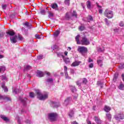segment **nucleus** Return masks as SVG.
Instances as JSON below:
<instances>
[{"mask_svg": "<svg viewBox=\"0 0 124 124\" xmlns=\"http://www.w3.org/2000/svg\"><path fill=\"white\" fill-rule=\"evenodd\" d=\"M60 31H56L54 33V35L55 36H58L59 34H60Z\"/></svg>", "mask_w": 124, "mask_h": 124, "instance_id": "c9c22d12", "label": "nucleus"}, {"mask_svg": "<svg viewBox=\"0 0 124 124\" xmlns=\"http://www.w3.org/2000/svg\"><path fill=\"white\" fill-rule=\"evenodd\" d=\"M53 49H54V50H55L56 49H58V46H57L56 45L53 46Z\"/></svg>", "mask_w": 124, "mask_h": 124, "instance_id": "69168bd1", "label": "nucleus"}, {"mask_svg": "<svg viewBox=\"0 0 124 124\" xmlns=\"http://www.w3.org/2000/svg\"><path fill=\"white\" fill-rule=\"evenodd\" d=\"M71 73L72 74H74V73H75V71H74V70L71 69Z\"/></svg>", "mask_w": 124, "mask_h": 124, "instance_id": "0e129e2a", "label": "nucleus"}, {"mask_svg": "<svg viewBox=\"0 0 124 124\" xmlns=\"http://www.w3.org/2000/svg\"><path fill=\"white\" fill-rule=\"evenodd\" d=\"M35 92L37 95V97L40 100H45V99H47V98H48V94L46 93L43 95L41 93V92L39 90H36Z\"/></svg>", "mask_w": 124, "mask_h": 124, "instance_id": "f257e3e1", "label": "nucleus"}, {"mask_svg": "<svg viewBox=\"0 0 124 124\" xmlns=\"http://www.w3.org/2000/svg\"><path fill=\"white\" fill-rule=\"evenodd\" d=\"M87 6L88 9H91V7L92 6V5L91 4V1H87Z\"/></svg>", "mask_w": 124, "mask_h": 124, "instance_id": "bb28decb", "label": "nucleus"}, {"mask_svg": "<svg viewBox=\"0 0 124 124\" xmlns=\"http://www.w3.org/2000/svg\"><path fill=\"white\" fill-rule=\"evenodd\" d=\"M105 21L106 22V24L107 25H110V22L108 21V19H107V18L105 19Z\"/></svg>", "mask_w": 124, "mask_h": 124, "instance_id": "49530a36", "label": "nucleus"}, {"mask_svg": "<svg viewBox=\"0 0 124 124\" xmlns=\"http://www.w3.org/2000/svg\"><path fill=\"white\" fill-rule=\"evenodd\" d=\"M79 30H80L81 31H84V30H85V27H84V26H80L79 28Z\"/></svg>", "mask_w": 124, "mask_h": 124, "instance_id": "de8ad7c7", "label": "nucleus"}, {"mask_svg": "<svg viewBox=\"0 0 124 124\" xmlns=\"http://www.w3.org/2000/svg\"><path fill=\"white\" fill-rule=\"evenodd\" d=\"M119 68L120 69H123L124 68V63L121 64V65L119 66Z\"/></svg>", "mask_w": 124, "mask_h": 124, "instance_id": "09e8293b", "label": "nucleus"}, {"mask_svg": "<svg viewBox=\"0 0 124 124\" xmlns=\"http://www.w3.org/2000/svg\"><path fill=\"white\" fill-rule=\"evenodd\" d=\"M45 10H42L41 11V14H42L43 15H44V14H45Z\"/></svg>", "mask_w": 124, "mask_h": 124, "instance_id": "13d9d810", "label": "nucleus"}, {"mask_svg": "<svg viewBox=\"0 0 124 124\" xmlns=\"http://www.w3.org/2000/svg\"><path fill=\"white\" fill-rule=\"evenodd\" d=\"M104 110L105 112H107V113H108L109 111H111V108L109 107H108L107 106H105Z\"/></svg>", "mask_w": 124, "mask_h": 124, "instance_id": "6ab92c4d", "label": "nucleus"}, {"mask_svg": "<svg viewBox=\"0 0 124 124\" xmlns=\"http://www.w3.org/2000/svg\"><path fill=\"white\" fill-rule=\"evenodd\" d=\"M72 124H78V123H77V122H76V121H75V122H72Z\"/></svg>", "mask_w": 124, "mask_h": 124, "instance_id": "774afa93", "label": "nucleus"}, {"mask_svg": "<svg viewBox=\"0 0 124 124\" xmlns=\"http://www.w3.org/2000/svg\"><path fill=\"white\" fill-rule=\"evenodd\" d=\"M6 7H7V5H3L2 6V9H4V10H5V9H6Z\"/></svg>", "mask_w": 124, "mask_h": 124, "instance_id": "4d7b16f0", "label": "nucleus"}, {"mask_svg": "<svg viewBox=\"0 0 124 124\" xmlns=\"http://www.w3.org/2000/svg\"><path fill=\"white\" fill-rule=\"evenodd\" d=\"M79 38H80V35H78L75 38L77 44H80V41L79 40Z\"/></svg>", "mask_w": 124, "mask_h": 124, "instance_id": "b1692460", "label": "nucleus"}, {"mask_svg": "<svg viewBox=\"0 0 124 124\" xmlns=\"http://www.w3.org/2000/svg\"><path fill=\"white\" fill-rule=\"evenodd\" d=\"M2 79L4 80V81H6L7 80V78H6V77L4 76H2Z\"/></svg>", "mask_w": 124, "mask_h": 124, "instance_id": "864d4df0", "label": "nucleus"}, {"mask_svg": "<svg viewBox=\"0 0 124 124\" xmlns=\"http://www.w3.org/2000/svg\"><path fill=\"white\" fill-rule=\"evenodd\" d=\"M45 74H46V75H47V76H50V75H51V74H50L49 72H48L47 71H46L45 72Z\"/></svg>", "mask_w": 124, "mask_h": 124, "instance_id": "680f3d73", "label": "nucleus"}, {"mask_svg": "<svg viewBox=\"0 0 124 124\" xmlns=\"http://www.w3.org/2000/svg\"><path fill=\"white\" fill-rule=\"evenodd\" d=\"M29 95H30V97L33 98V97H34V95H35V94H34V93L33 92H31L30 93Z\"/></svg>", "mask_w": 124, "mask_h": 124, "instance_id": "e433bc0d", "label": "nucleus"}, {"mask_svg": "<svg viewBox=\"0 0 124 124\" xmlns=\"http://www.w3.org/2000/svg\"><path fill=\"white\" fill-rule=\"evenodd\" d=\"M30 69H31V66L30 65H26L24 66V71L30 70Z\"/></svg>", "mask_w": 124, "mask_h": 124, "instance_id": "4be33fe9", "label": "nucleus"}, {"mask_svg": "<svg viewBox=\"0 0 124 124\" xmlns=\"http://www.w3.org/2000/svg\"><path fill=\"white\" fill-rule=\"evenodd\" d=\"M1 119H2L5 122H8L9 121L7 117H5L4 115H0Z\"/></svg>", "mask_w": 124, "mask_h": 124, "instance_id": "393cba45", "label": "nucleus"}, {"mask_svg": "<svg viewBox=\"0 0 124 124\" xmlns=\"http://www.w3.org/2000/svg\"><path fill=\"white\" fill-rule=\"evenodd\" d=\"M4 99V100H7V101H9L11 100V98L5 96H2L0 95V100Z\"/></svg>", "mask_w": 124, "mask_h": 124, "instance_id": "1a4fd4ad", "label": "nucleus"}, {"mask_svg": "<svg viewBox=\"0 0 124 124\" xmlns=\"http://www.w3.org/2000/svg\"><path fill=\"white\" fill-rule=\"evenodd\" d=\"M104 14L105 16H106V17H108V19H111V18H113V16H114V15L113 14V12L112 11H109L108 9L106 10Z\"/></svg>", "mask_w": 124, "mask_h": 124, "instance_id": "20e7f679", "label": "nucleus"}, {"mask_svg": "<svg viewBox=\"0 0 124 124\" xmlns=\"http://www.w3.org/2000/svg\"><path fill=\"white\" fill-rule=\"evenodd\" d=\"M7 34H9V35H10L11 36H13L15 34V32L13 31H8L6 32Z\"/></svg>", "mask_w": 124, "mask_h": 124, "instance_id": "5701e85b", "label": "nucleus"}, {"mask_svg": "<svg viewBox=\"0 0 124 124\" xmlns=\"http://www.w3.org/2000/svg\"><path fill=\"white\" fill-rule=\"evenodd\" d=\"M77 51L82 56H85V54L88 53V48L85 46H78Z\"/></svg>", "mask_w": 124, "mask_h": 124, "instance_id": "7ed1b4c3", "label": "nucleus"}, {"mask_svg": "<svg viewBox=\"0 0 124 124\" xmlns=\"http://www.w3.org/2000/svg\"><path fill=\"white\" fill-rule=\"evenodd\" d=\"M37 76L38 77H43V76H44V73L42 71H38L37 72Z\"/></svg>", "mask_w": 124, "mask_h": 124, "instance_id": "9b49d317", "label": "nucleus"}, {"mask_svg": "<svg viewBox=\"0 0 124 124\" xmlns=\"http://www.w3.org/2000/svg\"><path fill=\"white\" fill-rule=\"evenodd\" d=\"M96 4L98 8H101V6L99 5L97 3H96Z\"/></svg>", "mask_w": 124, "mask_h": 124, "instance_id": "338daca9", "label": "nucleus"}, {"mask_svg": "<svg viewBox=\"0 0 124 124\" xmlns=\"http://www.w3.org/2000/svg\"><path fill=\"white\" fill-rule=\"evenodd\" d=\"M114 118L116 121H120V120H123L124 118V115L123 113L116 114L114 116Z\"/></svg>", "mask_w": 124, "mask_h": 124, "instance_id": "423d86ee", "label": "nucleus"}, {"mask_svg": "<svg viewBox=\"0 0 124 124\" xmlns=\"http://www.w3.org/2000/svg\"><path fill=\"white\" fill-rule=\"evenodd\" d=\"M37 59V60H42V59H43V55H40L38 56Z\"/></svg>", "mask_w": 124, "mask_h": 124, "instance_id": "a19ab883", "label": "nucleus"}, {"mask_svg": "<svg viewBox=\"0 0 124 124\" xmlns=\"http://www.w3.org/2000/svg\"><path fill=\"white\" fill-rule=\"evenodd\" d=\"M12 43H16L17 42V36H13L10 37Z\"/></svg>", "mask_w": 124, "mask_h": 124, "instance_id": "6e6552de", "label": "nucleus"}, {"mask_svg": "<svg viewBox=\"0 0 124 124\" xmlns=\"http://www.w3.org/2000/svg\"><path fill=\"white\" fill-rule=\"evenodd\" d=\"M106 116L108 117V119L110 121L112 118V115L110 113H107Z\"/></svg>", "mask_w": 124, "mask_h": 124, "instance_id": "72a5a7b5", "label": "nucleus"}, {"mask_svg": "<svg viewBox=\"0 0 124 124\" xmlns=\"http://www.w3.org/2000/svg\"><path fill=\"white\" fill-rule=\"evenodd\" d=\"M64 73H67V67L66 66H64Z\"/></svg>", "mask_w": 124, "mask_h": 124, "instance_id": "603ef678", "label": "nucleus"}, {"mask_svg": "<svg viewBox=\"0 0 124 124\" xmlns=\"http://www.w3.org/2000/svg\"><path fill=\"white\" fill-rule=\"evenodd\" d=\"M18 38L19 40H23V37L21 35H19Z\"/></svg>", "mask_w": 124, "mask_h": 124, "instance_id": "6e6d98bb", "label": "nucleus"}, {"mask_svg": "<svg viewBox=\"0 0 124 124\" xmlns=\"http://www.w3.org/2000/svg\"><path fill=\"white\" fill-rule=\"evenodd\" d=\"M72 16H73V17H76V18H77V13L74 11L72 13Z\"/></svg>", "mask_w": 124, "mask_h": 124, "instance_id": "f704fd0d", "label": "nucleus"}, {"mask_svg": "<svg viewBox=\"0 0 124 124\" xmlns=\"http://www.w3.org/2000/svg\"><path fill=\"white\" fill-rule=\"evenodd\" d=\"M26 123H27V124H31V120H28L26 121Z\"/></svg>", "mask_w": 124, "mask_h": 124, "instance_id": "052dcab7", "label": "nucleus"}, {"mask_svg": "<svg viewBox=\"0 0 124 124\" xmlns=\"http://www.w3.org/2000/svg\"><path fill=\"white\" fill-rule=\"evenodd\" d=\"M1 87L2 89H4L5 93H7V92H8V89L5 86V84L2 83Z\"/></svg>", "mask_w": 124, "mask_h": 124, "instance_id": "2eb2a0df", "label": "nucleus"}, {"mask_svg": "<svg viewBox=\"0 0 124 124\" xmlns=\"http://www.w3.org/2000/svg\"><path fill=\"white\" fill-rule=\"evenodd\" d=\"M52 106H53L54 108H58V107H60V106H61V104H60V103H57V106L55 105H52Z\"/></svg>", "mask_w": 124, "mask_h": 124, "instance_id": "3c124183", "label": "nucleus"}, {"mask_svg": "<svg viewBox=\"0 0 124 124\" xmlns=\"http://www.w3.org/2000/svg\"><path fill=\"white\" fill-rule=\"evenodd\" d=\"M70 88L71 89V91L72 93H75V92H76L77 90H76V88H75V86L70 85Z\"/></svg>", "mask_w": 124, "mask_h": 124, "instance_id": "aec40b11", "label": "nucleus"}, {"mask_svg": "<svg viewBox=\"0 0 124 124\" xmlns=\"http://www.w3.org/2000/svg\"><path fill=\"white\" fill-rule=\"evenodd\" d=\"M20 90L19 89H16L14 90H13V93L17 94V93H19Z\"/></svg>", "mask_w": 124, "mask_h": 124, "instance_id": "2f4dec72", "label": "nucleus"}, {"mask_svg": "<svg viewBox=\"0 0 124 124\" xmlns=\"http://www.w3.org/2000/svg\"><path fill=\"white\" fill-rule=\"evenodd\" d=\"M19 100L21 101V103L24 105V106H26L27 105V99L26 98H23L21 97H19Z\"/></svg>", "mask_w": 124, "mask_h": 124, "instance_id": "0eeeda50", "label": "nucleus"}, {"mask_svg": "<svg viewBox=\"0 0 124 124\" xmlns=\"http://www.w3.org/2000/svg\"><path fill=\"white\" fill-rule=\"evenodd\" d=\"M89 67L90 68H93V63H90V64H89Z\"/></svg>", "mask_w": 124, "mask_h": 124, "instance_id": "bf43d9fd", "label": "nucleus"}, {"mask_svg": "<svg viewBox=\"0 0 124 124\" xmlns=\"http://www.w3.org/2000/svg\"><path fill=\"white\" fill-rule=\"evenodd\" d=\"M35 37L37 39H41V37H40V35H38V34H36L35 35Z\"/></svg>", "mask_w": 124, "mask_h": 124, "instance_id": "ea45409f", "label": "nucleus"}, {"mask_svg": "<svg viewBox=\"0 0 124 124\" xmlns=\"http://www.w3.org/2000/svg\"><path fill=\"white\" fill-rule=\"evenodd\" d=\"M24 26H26V27H27V28H29L30 27V23L28 22H26L24 24H23Z\"/></svg>", "mask_w": 124, "mask_h": 124, "instance_id": "79ce46f5", "label": "nucleus"}, {"mask_svg": "<svg viewBox=\"0 0 124 124\" xmlns=\"http://www.w3.org/2000/svg\"><path fill=\"white\" fill-rule=\"evenodd\" d=\"M64 74L66 79H71V78L68 76V74L67 73H64Z\"/></svg>", "mask_w": 124, "mask_h": 124, "instance_id": "4c0bfd02", "label": "nucleus"}, {"mask_svg": "<svg viewBox=\"0 0 124 124\" xmlns=\"http://www.w3.org/2000/svg\"><path fill=\"white\" fill-rule=\"evenodd\" d=\"M70 0H65L64 3L67 4V5H69Z\"/></svg>", "mask_w": 124, "mask_h": 124, "instance_id": "c03bdc74", "label": "nucleus"}, {"mask_svg": "<svg viewBox=\"0 0 124 124\" xmlns=\"http://www.w3.org/2000/svg\"><path fill=\"white\" fill-rule=\"evenodd\" d=\"M80 44L81 45H90V41L86 37H83L80 41Z\"/></svg>", "mask_w": 124, "mask_h": 124, "instance_id": "39448f33", "label": "nucleus"}, {"mask_svg": "<svg viewBox=\"0 0 124 124\" xmlns=\"http://www.w3.org/2000/svg\"><path fill=\"white\" fill-rule=\"evenodd\" d=\"M71 97H70L67 98L66 100H65L64 104H65V105H67V104H68V103L71 101Z\"/></svg>", "mask_w": 124, "mask_h": 124, "instance_id": "ddd939ff", "label": "nucleus"}, {"mask_svg": "<svg viewBox=\"0 0 124 124\" xmlns=\"http://www.w3.org/2000/svg\"><path fill=\"white\" fill-rule=\"evenodd\" d=\"M95 121L97 124H101V120L98 117L95 116Z\"/></svg>", "mask_w": 124, "mask_h": 124, "instance_id": "4468645a", "label": "nucleus"}, {"mask_svg": "<svg viewBox=\"0 0 124 124\" xmlns=\"http://www.w3.org/2000/svg\"><path fill=\"white\" fill-rule=\"evenodd\" d=\"M69 116L70 118H73L74 117V111L71 109L69 112Z\"/></svg>", "mask_w": 124, "mask_h": 124, "instance_id": "f3484780", "label": "nucleus"}, {"mask_svg": "<svg viewBox=\"0 0 124 124\" xmlns=\"http://www.w3.org/2000/svg\"><path fill=\"white\" fill-rule=\"evenodd\" d=\"M81 63V62H77L75 61V62H73L72 64L71 65V66H78Z\"/></svg>", "mask_w": 124, "mask_h": 124, "instance_id": "9d476101", "label": "nucleus"}, {"mask_svg": "<svg viewBox=\"0 0 124 124\" xmlns=\"http://www.w3.org/2000/svg\"><path fill=\"white\" fill-rule=\"evenodd\" d=\"M57 57H59V58H62V59L64 58V56L62 55V53H57Z\"/></svg>", "mask_w": 124, "mask_h": 124, "instance_id": "c85d7f7f", "label": "nucleus"}, {"mask_svg": "<svg viewBox=\"0 0 124 124\" xmlns=\"http://www.w3.org/2000/svg\"><path fill=\"white\" fill-rule=\"evenodd\" d=\"M51 7L53 9H55V10H58V4L56 3H53L51 5Z\"/></svg>", "mask_w": 124, "mask_h": 124, "instance_id": "f8f14e48", "label": "nucleus"}, {"mask_svg": "<svg viewBox=\"0 0 124 124\" xmlns=\"http://www.w3.org/2000/svg\"><path fill=\"white\" fill-rule=\"evenodd\" d=\"M54 16V15H53V13L49 12H48V17L49 18H51V17H53Z\"/></svg>", "mask_w": 124, "mask_h": 124, "instance_id": "a18cd8bd", "label": "nucleus"}, {"mask_svg": "<svg viewBox=\"0 0 124 124\" xmlns=\"http://www.w3.org/2000/svg\"><path fill=\"white\" fill-rule=\"evenodd\" d=\"M46 82L47 83H48V84H52L54 82V79L52 78H48L46 80Z\"/></svg>", "mask_w": 124, "mask_h": 124, "instance_id": "a211bd4d", "label": "nucleus"}, {"mask_svg": "<svg viewBox=\"0 0 124 124\" xmlns=\"http://www.w3.org/2000/svg\"><path fill=\"white\" fill-rule=\"evenodd\" d=\"M97 62L98 65H99V66H102V60H97Z\"/></svg>", "mask_w": 124, "mask_h": 124, "instance_id": "7c9ffc66", "label": "nucleus"}, {"mask_svg": "<svg viewBox=\"0 0 124 124\" xmlns=\"http://www.w3.org/2000/svg\"><path fill=\"white\" fill-rule=\"evenodd\" d=\"M89 62H93V59H91V58L89 57L88 58Z\"/></svg>", "mask_w": 124, "mask_h": 124, "instance_id": "e2e57ef3", "label": "nucleus"}, {"mask_svg": "<svg viewBox=\"0 0 124 124\" xmlns=\"http://www.w3.org/2000/svg\"><path fill=\"white\" fill-rule=\"evenodd\" d=\"M93 17L91 16H89L87 17V22H90V21H93Z\"/></svg>", "mask_w": 124, "mask_h": 124, "instance_id": "473e14b6", "label": "nucleus"}, {"mask_svg": "<svg viewBox=\"0 0 124 124\" xmlns=\"http://www.w3.org/2000/svg\"><path fill=\"white\" fill-rule=\"evenodd\" d=\"M81 82H82L83 84H84L85 85H86V84L88 83V80H87V79L84 78L81 79Z\"/></svg>", "mask_w": 124, "mask_h": 124, "instance_id": "c756f323", "label": "nucleus"}, {"mask_svg": "<svg viewBox=\"0 0 124 124\" xmlns=\"http://www.w3.org/2000/svg\"><path fill=\"white\" fill-rule=\"evenodd\" d=\"M118 88L119 90H121V91H124V84L122 83H121L119 86H118Z\"/></svg>", "mask_w": 124, "mask_h": 124, "instance_id": "412c9836", "label": "nucleus"}, {"mask_svg": "<svg viewBox=\"0 0 124 124\" xmlns=\"http://www.w3.org/2000/svg\"><path fill=\"white\" fill-rule=\"evenodd\" d=\"M70 14V13H67L66 14L65 17H66V19H67V20H69V19H70L71 18Z\"/></svg>", "mask_w": 124, "mask_h": 124, "instance_id": "cd10ccee", "label": "nucleus"}, {"mask_svg": "<svg viewBox=\"0 0 124 124\" xmlns=\"http://www.w3.org/2000/svg\"><path fill=\"white\" fill-rule=\"evenodd\" d=\"M48 120L50 122H55L57 121V118H58V113L56 112H51L47 114Z\"/></svg>", "mask_w": 124, "mask_h": 124, "instance_id": "f03ea898", "label": "nucleus"}, {"mask_svg": "<svg viewBox=\"0 0 124 124\" xmlns=\"http://www.w3.org/2000/svg\"><path fill=\"white\" fill-rule=\"evenodd\" d=\"M77 86L80 87L82 85V79H80L76 82Z\"/></svg>", "mask_w": 124, "mask_h": 124, "instance_id": "a878e982", "label": "nucleus"}, {"mask_svg": "<svg viewBox=\"0 0 124 124\" xmlns=\"http://www.w3.org/2000/svg\"><path fill=\"white\" fill-rule=\"evenodd\" d=\"M78 97V94H75V95L74 96V99H75V100H76Z\"/></svg>", "mask_w": 124, "mask_h": 124, "instance_id": "5fc2aeb1", "label": "nucleus"}, {"mask_svg": "<svg viewBox=\"0 0 124 124\" xmlns=\"http://www.w3.org/2000/svg\"><path fill=\"white\" fill-rule=\"evenodd\" d=\"M5 70V66H1L0 67V72H1V71H4Z\"/></svg>", "mask_w": 124, "mask_h": 124, "instance_id": "58836bf2", "label": "nucleus"}, {"mask_svg": "<svg viewBox=\"0 0 124 124\" xmlns=\"http://www.w3.org/2000/svg\"><path fill=\"white\" fill-rule=\"evenodd\" d=\"M114 31H115V32H119V31H120V29L119 28H115L114 29Z\"/></svg>", "mask_w": 124, "mask_h": 124, "instance_id": "8fccbe9b", "label": "nucleus"}, {"mask_svg": "<svg viewBox=\"0 0 124 124\" xmlns=\"http://www.w3.org/2000/svg\"><path fill=\"white\" fill-rule=\"evenodd\" d=\"M119 25L120 27H124V23L123 21H120V22L119 24Z\"/></svg>", "mask_w": 124, "mask_h": 124, "instance_id": "37998d69", "label": "nucleus"}, {"mask_svg": "<svg viewBox=\"0 0 124 124\" xmlns=\"http://www.w3.org/2000/svg\"><path fill=\"white\" fill-rule=\"evenodd\" d=\"M63 60L64 62L66 64H68V63H70V60H69V58H65L64 56Z\"/></svg>", "mask_w": 124, "mask_h": 124, "instance_id": "dca6fc26", "label": "nucleus"}]
</instances>
